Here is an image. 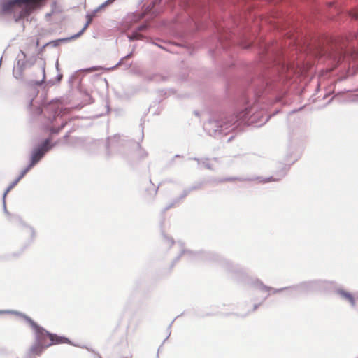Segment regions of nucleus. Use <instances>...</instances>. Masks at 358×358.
Listing matches in <instances>:
<instances>
[{
	"instance_id": "nucleus-1",
	"label": "nucleus",
	"mask_w": 358,
	"mask_h": 358,
	"mask_svg": "<svg viewBox=\"0 0 358 358\" xmlns=\"http://www.w3.org/2000/svg\"><path fill=\"white\" fill-rule=\"evenodd\" d=\"M259 55L264 73L252 78L250 87L258 98L273 94L276 97L285 95L289 85V66L281 58L279 50L264 43L260 45Z\"/></svg>"
},
{
	"instance_id": "nucleus-2",
	"label": "nucleus",
	"mask_w": 358,
	"mask_h": 358,
	"mask_svg": "<svg viewBox=\"0 0 358 358\" xmlns=\"http://www.w3.org/2000/svg\"><path fill=\"white\" fill-rule=\"evenodd\" d=\"M271 117V115L266 114L264 110H259L257 101L255 100L252 106L245 107L243 110L236 114L226 116L220 120L209 119L203 127L209 136L221 138L232 131H236V133H238L245 126L261 127L266 123Z\"/></svg>"
},
{
	"instance_id": "nucleus-3",
	"label": "nucleus",
	"mask_w": 358,
	"mask_h": 358,
	"mask_svg": "<svg viewBox=\"0 0 358 358\" xmlns=\"http://www.w3.org/2000/svg\"><path fill=\"white\" fill-rule=\"evenodd\" d=\"M203 262H215L228 278L236 282L247 283L259 292L267 293L263 298L262 302L268 299L271 295V292L272 294H277L285 289V288L283 287L277 289L265 285L263 282L258 278H250L246 271L241 266L238 264H234L230 260L217 254L210 252H203Z\"/></svg>"
},
{
	"instance_id": "nucleus-4",
	"label": "nucleus",
	"mask_w": 358,
	"mask_h": 358,
	"mask_svg": "<svg viewBox=\"0 0 358 358\" xmlns=\"http://www.w3.org/2000/svg\"><path fill=\"white\" fill-rule=\"evenodd\" d=\"M29 322L35 330L36 343L39 345L47 348L52 345L69 343L67 338L49 333L45 329L38 326L31 320H29Z\"/></svg>"
},
{
	"instance_id": "nucleus-5",
	"label": "nucleus",
	"mask_w": 358,
	"mask_h": 358,
	"mask_svg": "<svg viewBox=\"0 0 358 358\" xmlns=\"http://www.w3.org/2000/svg\"><path fill=\"white\" fill-rule=\"evenodd\" d=\"M334 285L333 281L313 280L303 281L299 284L292 285L290 289L292 292H298L299 295L306 294L316 291L326 292L330 286H333Z\"/></svg>"
},
{
	"instance_id": "nucleus-6",
	"label": "nucleus",
	"mask_w": 358,
	"mask_h": 358,
	"mask_svg": "<svg viewBox=\"0 0 358 358\" xmlns=\"http://www.w3.org/2000/svg\"><path fill=\"white\" fill-rule=\"evenodd\" d=\"M236 30L229 31L226 34H220L218 36V41L222 47L227 50L229 46L237 42H240L241 45L244 49H248L253 45V41H247L246 36L244 34L241 36L238 34L236 36Z\"/></svg>"
},
{
	"instance_id": "nucleus-7",
	"label": "nucleus",
	"mask_w": 358,
	"mask_h": 358,
	"mask_svg": "<svg viewBox=\"0 0 358 358\" xmlns=\"http://www.w3.org/2000/svg\"><path fill=\"white\" fill-rule=\"evenodd\" d=\"M23 5L25 6L21 9L19 18H24L30 15L35 9L31 3V0H8L2 3L1 9L4 13L15 12L17 9L22 8Z\"/></svg>"
},
{
	"instance_id": "nucleus-8",
	"label": "nucleus",
	"mask_w": 358,
	"mask_h": 358,
	"mask_svg": "<svg viewBox=\"0 0 358 358\" xmlns=\"http://www.w3.org/2000/svg\"><path fill=\"white\" fill-rule=\"evenodd\" d=\"M51 138L45 139L43 143L34 149L32 152L31 157V163L25 169H27V172L36 164H37L44 156L45 152H47L52 145H50Z\"/></svg>"
},
{
	"instance_id": "nucleus-9",
	"label": "nucleus",
	"mask_w": 358,
	"mask_h": 358,
	"mask_svg": "<svg viewBox=\"0 0 358 358\" xmlns=\"http://www.w3.org/2000/svg\"><path fill=\"white\" fill-rule=\"evenodd\" d=\"M334 282V285L330 286L326 292H332L338 297L345 301L348 302L352 307H355L357 305V300L354 297L353 294L350 292L343 289L341 287H338L336 282Z\"/></svg>"
},
{
	"instance_id": "nucleus-10",
	"label": "nucleus",
	"mask_w": 358,
	"mask_h": 358,
	"mask_svg": "<svg viewBox=\"0 0 358 358\" xmlns=\"http://www.w3.org/2000/svg\"><path fill=\"white\" fill-rule=\"evenodd\" d=\"M288 169H289V167L287 166H285L283 167V169L276 174V176H273L266 177V178L258 177V178H257V179L259 180V182L263 183V184L268 183L270 182L279 181L286 176L287 171Z\"/></svg>"
},
{
	"instance_id": "nucleus-11",
	"label": "nucleus",
	"mask_w": 358,
	"mask_h": 358,
	"mask_svg": "<svg viewBox=\"0 0 358 358\" xmlns=\"http://www.w3.org/2000/svg\"><path fill=\"white\" fill-rule=\"evenodd\" d=\"M27 169H24L20 175L19 176V177L14 181L10 185L9 187L7 188L6 192H5V195L6 194H8L17 184V182L27 174Z\"/></svg>"
},
{
	"instance_id": "nucleus-12",
	"label": "nucleus",
	"mask_w": 358,
	"mask_h": 358,
	"mask_svg": "<svg viewBox=\"0 0 358 358\" xmlns=\"http://www.w3.org/2000/svg\"><path fill=\"white\" fill-rule=\"evenodd\" d=\"M203 166L208 169L214 170L217 166V161L216 159H214L212 161L207 159L206 161L203 162Z\"/></svg>"
},
{
	"instance_id": "nucleus-13",
	"label": "nucleus",
	"mask_w": 358,
	"mask_h": 358,
	"mask_svg": "<svg viewBox=\"0 0 358 358\" xmlns=\"http://www.w3.org/2000/svg\"><path fill=\"white\" fill-rule=\"evenodd\" d=\"M45 348H45L43 345H41L38 343H36V344L31 348L30 351L32 355H39L42 353L43 350Z\"/></svg>"
},
{
	"instance_id": "nucleus-14",
	"label": "nucleus",
	"mask_w": 358,
	"mask_h": 358,
	"mask_svg": "<svg viewBox=\"0 0 358 358\" xmlns=\"http://www.w3.org/2000/svg\"><path fill=\"white\" fill-rule=\"evenodd\" d=\"M354 40L358 41V32L351 33L347 37L348 43H349L350 45H352L353 48L355 46V44L353 43Z\"/></svg>"
},
{
	"instance_id": "nucleus-15",
	"label": "nucleus",
	"mask_w": 358,
	"mask_h": 358,
	"mask_svg": "<svg viewBox=\"0 0 358 358\" xmlns=\"http://www.w3.org/2000/svg\"><path fill=\"white\" fill-rule=\"evenodd\" d=\"M239 180V181H252L255 179L254 178H227L222 180V181H232V180Z\"/></svg>"
},
{
	"instance_id": "nucleus-16",
	"label": "nucleus",
	"mask_w": 358,
	"mask_h": 358,
	"mask_svg": "<svg viewBox=\"0 0 358 358\" xmlns=\"http://www.w3.org/2000/svg\"><path fill=\"white\" fill-rule=\"evenodd\" d=\"M292 287V286H289V287H285V291H287V293L286 294L289 296H292V297H296L298 295H299V293H298V292H292L291 291L290 288Z\"/></svg>"
},
{
	"instance_id": "nucleus-17",
	"label": "nucleus",
	"mask_w": 358,
	"mask_h": 358,
	"mask_svg": "<svg viewBox=\"0 0 358 358\" xmlns=\"http://www.w3.org/2000/svg\"><path fill=\"white\" fill-rule=\"evenodd\" d=\"M241 20H242V17H241L238 20V19L233 20V23L236 27V28L238 29V31H241L244 28V25L241 24Z\"/></svg>"
},
{
	"instance_id": "nucleus-18",
	"label": "nucleus",
	"mask_w": 358,
	"mask_h": 358,
	"mask_svg": "<svg viewBox=\"0 0 358 358\" xmlns=\"http://www.w3.org/2000/svg\"><path fill=\"white\" fill-rule=\"evenodd\" d=\"M45 0H31L33 7L36 9L43 5Z\"/></svg>"
},
{
	"instance_id": "nucleus-19",
	"label": "nucleus",
	"mask_w": 358,
	"mask_h": 358,
	"mask_svg": "<svg viewBox=\"0 0 358 358\" xmlns=\"http://www.w3.org/2000/svg\"><path fill=\"white\" fill-rule=\"evenodd\" d=\"M262 302L259 303H257V304H255L253 306V308L252 309L250 310V311H248V313H245V314H241V315H238L240 317H244L245 316H247L251 312H255L258 308L259 306L262 304Z\"/></svg>"
},
{
	"instance_id": "nucleus-20",
	"label": "nucleus",
	"mask_w": 358,
	"mask_h": 358,
	"mask_svg": "<svg viewBox=\"0 0 358 358\" xmlns=\"http://www.w3.org/2000/svg\"><path fill=\"white\" fill-rule=\"evenodd\" d=\"M47 131H49L50 134H57L59 131V129H56V128H54V127H47L45 129Z\"/></svg>"
},
{
	"instance_id": "nucleus-21",
	"label": "nucleus",
	"mask_w": 358,
	"mask_h": 358,
	"mask_svg": "<svg viewBox=\"0 0 358 358\" xmlns=\"http://www.w3.org/2000/svg\"><path fill=\"white\" fill-rule=\"evenodd\" d=\"M243 99L245 102L248 103V98L247 97L246 94L243 95Z\"/></svg>"
},
{
	"instance_id": "nucleus-22",
	"label": "nucleus",
	"mask_w": 358,
	"mask_h": 358,
	"mask_svg": "<svg viewBox=\"0 0 358 358\" xmlns=\"http://www.w3.org/2000/svg\"><path fill=\"white\" fill-rule=\"evenodd\" d=\"M234 135L230 136L228 138L227 141H228V142L231 141V139H232V138H234Z\"/></svg>"
},
{
	"instance_id": "nucleus-23",
	"label": "nucleus",
	"mask_w": 358,
	"mask_h": 358,
	"mask_svg": "<svg viewBox=\"0 0 358 358\" xmlns=\"http://www.w3.org/2000/svg\"><path fill=\"white\" fill-rule=\"evenodd\" d=\"M355 18H356L357 20H358V11L355 14Z\"/></svg>"
},
{
	"instance_id": "nucleus-24",
	"label": "nucleus",
	"mask_w": 358,
	"mask_h": 358,
	"mask_svg": "<svg viewBox=\"0 0 358 358\" xmlns=\"http://www.w3.org/2000/svg\"><path fill=\"white\" fill-rule=\"evenodd\" d=\"M90 23V20L87 22L85 27H84L83 30L88 26V24Z\"/></svg>"
},
{
	"instance_id": "nucleus-25",
	"label": "nucleus",
	"mask_w": 358,
	"mask_h": 358,
	"mask_svg": "<svg viewBox=\"0 0 358 358\" xmlns=\"http://www.w3.org/2000/svg\"><path fill=\"white\" fill-rule=\"evenodd\" d=\"M113 0H108V1L106 3H110L112 2Z\"/></svg>"
},
{
	"instance_id": "nucleus-26",
	"label": "nucleus",
	"mask_w": 358,
	"mask_h": 358,
	"mask_svg": "<svg viewBox=\"0 0 358 358\" xmlns=\"http://www.w3.org/2000/svg\"><path fill=\"white\" fill-rule=\"evenodd\" d=\"M131 56V54H129V55H128L126 57V58H129V57H130Z\"/></svg>"
},
{
	"instance_id": "nucleus-27",
	"label": "nucleus",
	"mask_w": 358,
	"mask_h": 358,
	"mask_svg": "<svg viewBox=\"0 0 358 358\" xmlns=\"http://www.w3.org/2000/svg\"><path fill=\"white\" fill-rule=\"evenodd\" d=\"M357 300V304L358 305V296H357V299H356Z\"/></svg>"
},
{
	"instance_id": "nucleus-28",
	"label": "nucleus",
	"mask_w": 358,
	"mask_h": 358,
	"mask_svg": "<svg viewBox=\"0 0 358 358\" xmlns=\"http://www.w3.org/2000/svg\"><path fill=\"white\" fill-rule=\"evenodd\" d=\"M356 358H358V356Z\"/></svg>"
}]
</instances>
